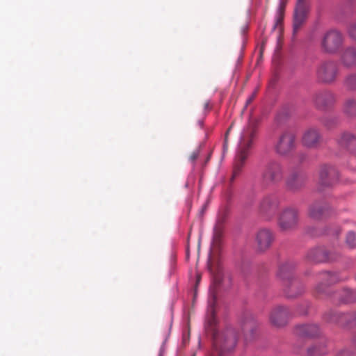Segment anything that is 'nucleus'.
I'll use <instances>...</instances> for the list:
<instances>
[{
	"mask_svg": "<svg viewBox=\"0 0 356 356\" xmlns=\"http://www.w3.org/2000/svg\"><path fill=\"white\" fill-rule=\"evenodd\" d=\"M256 94L257 92L255 91L250 95V97H248V99L246 100L245 108H246L250 104H251V102L255 98Z\"/></svg>",
	"mask_w": 356,
	"mask_h": 356,
	"instance_id": "obj_34",
	"label": "nucleus"
},
{
	"mask_svg": "<svg viewBox=\"0 0 356 356\" xmlns=\"http://www.w3.org/2000/svg\"><path fill=\"white\" fill-rule=\"evenodd\" d=\"M337 141L341 147L348 149L356 154V135L350 132H344L341 134Z\"/></svg>",
	"mask_w": 356,
	"mask_h": 356,
	"instance_id": "obj_19",
	"label": "nucleus"
},
{
	"mask_svg": "<svg viewBox=\"0 0 356 356\" xmlns=\"http://www.w3.org/2000/svg\"><path fill=\"white\" fill-rule=\"evenodd\" d=\"M294 280H298L295 277H293L292 279H291V282H293ZM291 285V289L292 290V291L293 292H298V291L299 290V288L298 286H292L291 283L289 284Z\"/></svg>",
	"mask_w": 356,
	"mask_h": 356,
	"instance_id": "obj_35",
	"label": "nucleus"
},
{
	"mask_svg": "<svg viewBox=\"0 0 356 356\" xmlns=\"http://www.w3.org/2000/svg\"><path fill=\"white\" fill-rule=\"evenodd\" d=\"M344 42L343 34L335 29L327 31L321 41V47L328 54H334L341 47Z\"/></svg>",
	"mask_w": 356,
	"mask_h": 356,
	"instance_id": "obj_5",
	"label": "nucleus"
},
{
	"mask_svg": "<svg viewBox=\"0 0 356 356\" xmlns=\"http://www.w3.org/2000/svg\"><path fill=\"white\" fill-rule=\"evenodd\" d=\"M339 256L334 251H330L324 247H318L309 250L307 258L311 262L321 263L334 261Z\"/></svg>",
	"mask_w": 356,
	"mask_h": 356,
	"instance_id": "obj_7",
	"label": "nucleus"
},
{
	"mask_svg": "<svg viewBox=\"0 0 356 356\" xmlns=\"http://www.w3.org/2000/svg\"><path fill=\"white\" fill-rule=\"evenodd\" d=\"M215 264H216L215 259L213 258V256L212 255V254H210L209 260H208V268H209V270L211 273L213 272V268H214Z\"/></svg>",
	"mask_w": 356,
	"mask_h": 356,
	"instance_id": "obj_32",
	"label": "nucleus"
},
{
	"mask_svg": "<svg viewBox=\"0 0 356 356\" xmlns=\"http://www.w3.org/2000/svg\"><path fill=\"white\" fill-rule=\"evenodd\" d=\"M338 73V64L333 60H322L316 67V79L321 83H332L334 82Z\"/></svg>",
	"mask_w": 356,
	"mask_h": 356,
	"instance_id": "obj_4",
	"label": "nucleus"
},
{
	"mask_svg": "<svg viewBox=\"0 0 356 356\" xmlns=\"http://www.w3.org/2000/svg\"><path fill=\"white\" fill-rule=\"evenodd\" d=\"M296 147V136L290 131H285L279 136L274 149L275 152L280 156H286Z\"/></svg>",
	"mask_w": 356,
	"mask_h": 356,
	"instance_id": "obj_6",
	"label": "nucleus"
},
{
	"mask_svg": "<svg viewBox=\"0 0 356 356\" xmlns=\"http://www.w3.org/2000/svg\"><path fill=\"white\" fill-rule=\"evenodd\" d=\"M307 11L308 6L307 1L298 0L293 15V34L298 31L301 26L305 22Z\"/></svg>",
	"mask_w": 356,
	"mask_h": 356,
	"instance_id": "obj_12",
	"label": "nucleus"
},
{
	"mask_svg": "<svg viewBox=\"0 0 356 356\" xmlns=\"http://www.w3.org/2000/svg\"><path fill=\"white\" fill-rule=\"evenodd\" d=\"M298 220V211L295 209H287L282 212L279 218V227L284 231L290 230L296 226Z\"/></svg>",
	"mask_w": 356,
	"mask_h": 356,
	"instance_id": "obj_11",
	"label": "nucleus"
},
{
	"mask_svg": "<svg viewBox=\"0 0 356 356\" xmlns=\"http://www.w3.org/2000/svg\"><path fill=\"white\" fill-rule=\"evenodd\" d=\"M326 353L325 343H318L307 349V356H321Z\"/></svg>",
	"mask_w": 356,
	"mask_h": 356,
	"instance_id": "obj_23",
	"label": "nucleus"
},
{
	"mask_svg": "<svg viewBox=\"0 0 356 356\" xmlns=\"http://www.w3.org/2000/svg\"><path fill=\"white\" fill-rule=\"evenodd\" d=\"M346 243L350 248H356V236L353 232H349L346 238Z\"/></svg>",
	"mask_w": 356,
	"mask_h": 356,
	"instance_id": "obj_30",
	"label": "nucleus"
},
{
	"mask_svg": "<svg viewBox=\"0 0 356 356\" xmlns=\"http://www.w3.org/2000/svg\"><path fill=\"white\" fill-rule=\"evenodd\" d=\"M321 279L325 284H332L339 281L338 276L336 274L329 272H324L321 274Z\"/></svg>",
	"mask_w": 356,
	"mask_h": 356,
	"instance_id": "obj_26",
	"label": "nucleus"
},
{
	"mask_svg": "<svg viewBox=\"0 0 356 356\" xmlns=\"http://www.w3.org/2000/svg\"><path fill=\"white\" fill-rule=\"evenodd\" d=\"M227 215L225 211L219 213L217 216L216 222L213 228V243L218 245L222 236L225 225L227 220Z\"/></svg>",
	"mask_w": 356,
	"mask_h": 356,
	"instance_id": "obj_18",
	"label": "nucleus"
},
{
	"mask_svg": "<svg viewBox=\"0 0 356 356\" xmlns=\"http://www.w3.org/2000/svg\"><path fill=\"white\" fill-rule=\"evenodd\" d=\"M338 179V172L332 166L323 165L319 172V184L321 186H330Z\"/></svg>",
	"mask_w": 356,
	"mask_h": 356,
	"instance_id": "obj_13",
	"label": "nucleus"
},
{
	"mask_svg": "<svg viewBox=\"0 0 356 356\" xmlns=\"http://www.w3.org/2000/svg\"><path fill=\"white\" fill-rule=\"evenodd\" d=\"M289 312L287 307L278 305L275 307L270 314V321L276 327H282L286 324Z\"/></svg>",
	"mask_w": 356,
	"mask_h": 356,
	"instance_id": "obj_15",
	"label": "nucleus"
},
{
	"mask_svg": "<svg viewBox=\"0 0 356 356\" xmlns=\"http://www.w3.org/2000/svg\"><path fill=\"white\" fill-rule=\"evenodd\" d=\"M328 209L329 207L325 202H314L309 207V215L311 218L318 220L325 216Z\"/></svg>",
	"mask_w": 356,
	"mask_h": 356,
	"instance_id": "obj_20",
	"label": "nucleus"
},
{
	"mask_svg": "<svg viewBox=\"0 0 356 356\" xmlns=\"http://www.w3.org/2000/svg\"><path fill=\"white\" fill-rule=\"evenodd\" d=\"M283 178L282 164L276 160H270L264 166L261 174V185L263 188H268L277 184Z\"/></svg>",
	"mask_w": 356,
	"mask_h": 356,
	"instance_id": "obj_3",
	"label": "nucleus"
},
{
	"mask_svg": "<svg viewBox=\"0 0 356 356\" xmlns=\"http://www.w3.org/2000/svg\"><path fill=\"white\" fill-rule=\"evenodd\" d=\"M296 265L292 261H285L280 264L277 275L283 282L284 291L289 298H293L300 295L304 291V286L299 280H294L291 282L292 286H298V292L292 291L291 289V279L294 277L293 271Z\"/></svg>",
	"mask_w": 356,
	"mask_h": 356,
	"instance_id": "obj_2",
	"label": "nucleus"
},
{
	"mask_svg": "<svg viewBox=\"0 0 356 356\" xmlns=\"http://www.w3.org/2000/svg\"><path fill=\"white\" fill-rule=\"evenodd\" d=\"M258 323L252 314H245L241 321V330L246 341H252L255 336Z\"/></svg>",
	"mask_w": 356,
	"mask_h": 356,
	"instance_id": "obj_10",
	"label": "nucleus"
},
{
	"mask_svg": "<svg viewBox=\"0 0 356 356\" xmlns=\"http://www.w3.org/2000/svg\"><path fill=\"white\" fill-rule=\"evenodd\" d=\"M200 280V276H197V282H198Z\"/></svg>",
	"mask_w": 356,
	"mask_h": 356,
	"instance_id": "obj_42",
	"label": "nucleus"
},
{
	"mask_svg": "<svg viewBox=\"0 0 356 356\" xmlns=\"http://www.w3.org/2000/svg\"><path fill=\"white\" fill-rule=\"evenodd\" d=\"M256 134V124L253 121H250L247 127L243 131L238 147V152L236 156V161L233 171V179L237 177L245 163L248 156V149L251 147L252 140Z\"/></svg>",
	"mask_w": 356,
	"mask_h": 356,
	"instance_id": "obj_1",
	"label": "nucleus"
},
{
	"mask_svg": "<svg viewBox=\"0 0 356 356\" xmlns=\"http://www.w3.org/2000/svg\"><path fill=\"white\" fill-rule=\"evenodd\" d=\"M340 62L346 68L356 67V47L349 46L343 49L340 55Z\"/></svg>",
	"mask_w": 356,
	"mask_h": 356,
	"instance_id": "obj_17",
	"label": "nucleus"
},
{
	"mask_svg": "<svg viewBox=\"0 0 356 356\" xmlns=\"http://www.w3.org/2000/svg\"><path fill=\"white\" fill-rule=\"evenodd\" d=\"M231 128H232V126L228 129V130L227 131V132L225 134V145H227V137H228V134L231 130Z\"/></svg>",
	"mask_w": 356,
	"mask_h": 356,
	"instance_id": "obj_37",
	"label": "nucleus"
},
{
	"mask_svg": "<svg viewBox=\"0 0 356 356\" xmlns=\"http://www.w3.org/2000/svg\"><path fill=\"white\" fill-rule=\"evenodd\" d=\"M283 15H284V11L283 9L280 7L278 11V15L276 18V23L274 26V28H275L276 26L282 23V21L283 19Z\"/></svg>",
	"mask_w": 356,
	"mask_h": 356,
	"instance_id": "obj_33",
	"label": "nucleus"
},
{
	"mask_svg": "<svg viewBox=\"0 0 356 356\" xmlns=\"http://www.w3.org/2000/svg\"><path fill=\"white\" fill-rule=\"evenodd\" d=\"M339 229H337L335 230V234H336V235H339Z\"/></svg>",
	"mask_w": 356,
	"mask_h": 356,
	"instance_id": "obj_41",
	"label": "nucleus"
},
{
	"mask_svg": "<svg viewBox=\"0 0 356 356\" xmlns=\"http://www.w3.org/2000/svg\"><path fill=\"white\" fill-rule=\"evenodd\" d=\"M198 155L197 153L194 152L192 154V155L191 156V159L194 161L197 158Z\"/></svg>",
	"mask_w": 356,
	"mask_h": 356,
	"instance_id": "obj_38",
	"label": "nucleus"
},
{
	"mask_svg": "<svg viewBox=\"0 0 356 356\" xmlns=\"http://www.w3.org/2000/svg\"><path fill=\"white\" fill-rule=\"evenodd\" d=\"M204 108H205V109L208 108H209V102H205V104H204Z\"/></svg>",
	"mask_w": 356,
	"mask_h": 356,
	"instance_id": "obj_39",
	"label": "nucleus"
},
{
	"mask_svg": "<svg viewBox=\"0 0 356 356\" xmlns=\"http://www.w3.org/2000/svg\"><path fill=\"white\" fill-rule=\"evenodd\" d=\"M316 290H317L319 293H320V292H322V290L321 289V286H320V285H319V286H318L316 287Z\"/></svg>",
	"mask_w": 356,
	"mask_h": 356,
	"instance_id": "obj_40",
	"label": "nucleus"
},
{
	"mask_svg": "<svg viewBox=\"0 0 356 356\" xmlns=\"http://www.w3.org/2000/svg\"><path fill=\"white\" fill-rule=\"evenodd\" d=\"M275 236L273 232L267 228L259 229L255 234L257 248L260 252L267 250L272 245Z\"/></svg>",
	"mask_w": 356,
	"mask_h": 356,
	"instance_id": "obj_9",
	"label": "nucleus"
},
{
	"mask_svg": "<svg viewBox=\"0 0 356 356\" xmlns=\"http://www.w3.org/2000/svg\"><path fill=\"white\" fill-rule=\"evenodd\" d=\"M296 333L302 337H314L319 334L320 330L314 324L300 325L296 326Z\"/></svg>",
	"mask_w": 356,
	"mask_h": 356,
	"instance_id": "obj_21",
	"label": "nucleus"
},
{
	"mask_svg": "<svg viewBox=\"0 0 356 356\" xmlns=\"http://www.w3.org/2000/svg\"><path fill=\"white\" fill-rule=\"evenodd\" d=\"M215 299L213 298L212 302L209 305V308L208 310V316H207V324L211 327L216 325L217 323V320L215 316V308H214Z\"/></svg>",
	"mask_w": 356,
	"mask_h": 356,
	"instance_id": "obj_25",
	"label": "nucleus"
},
{
	"mask_svg": "<svg viewBox=\"0 0 356 356\" xmlns=\"http://www.w3.org/2000/svg\"><path fill=\"white\" fill-rule=\"evenodd\" d=\"M344 113L348 116L356 115V100L348 99L346 101L343 106Z\"/></svg>",
	"mask_w": 356,
	"mask_h": 356,
	"instance_id": "obj_24",
	"label": "nucleus"
},
{
	"mask_svg": "<svg viewBox=\"0 0 356 356\" xmlns=\"http://www.w3.org/2000/svg\"><path fill=\"white\" fill-rule=\"evenodd\" d=\"M279 204L278 199L273 195L264 197L259 206V214L266 220H269L275 213Z\"/></svg>",
	"mask_w": 356,
	"mask_h": 356,
	"instance_id": "obj_8",
	"label": "nucleus"
},
{
	"mask_svg": "<svg viewBox=\"0 0 356 356\" xmlns=\"http://www.w3.org/2000/svg\"><path fill=\"white\" fill-rule=\"evenodd\" d=\"M347 319V315L343 314L331 313L327 321L337 323H343V320Z\"/></svg>",
	"mask_w": 356,
	"mask_h": 356,
	"instance_id": "obj_28",
	"label": "nucleus"
},
{
	"mask_svg": "<svg viewBox=\"0 0 356 356\" xmlns=\"http://www.w3.org/2000/svg\"><path fill=\"white\" fill-rule=\"evenodd\" d=\"M337 356H350V353L346 350H341L340 353H339Z\"/></svg>",
	"mask_w": 356,
	"mask_h": 356,
	"instance_id": "obj_36",
	"label": "nucleus"
},
{
	"mask_svg": "<svg viewBox=\"0 0 356 356\" xmlns=\"http://www.w3.org/2000/svg\"><path fill=\"white\" fill-rule=\"evenodd\" d=\"M348 33L352 39L356 40V22L350 24Z\"/></svg>",
	"mask_w": 356,
	"mask_h": 356,
	"instance_id": "obj_31",
	"label": "nucleus"
},
{
	"mask_svg": "<svg viewBox=\"0 0 356 356\" xmlns=\"http://www.w3.org/2000/svg\"><path fill=\"white\" fill-rule=\"evenodd\" d=\"M345 86L349 90L356 89V74H350L346 76L344 81Z\"/></svg>",
	"mask_w": 356,
	"mask_h": 356,
	"instance_id": "obj_27",
	"label": "nucleus"
},
{
	"mask_svg": "<svg viewBox=\"0 0 356 356\" xmlns=\"http://www.w3.org/2000/svg\"><path fill=\"white\" fill-rule=\"evenodd\" d=\"M306 179V175L302 171H293L286 179V188L289 191L293 192L298 191L304 187Z\"/></svg>",
	"mask_w": 356,
	"mask_h": 356,
	"instance_id": "obj_14",
	"label": "nucleus"
},
{
	"mask_svg": "<svg viewBox=\"0 0 356 356\" xmlns=\"http://www.w3.org/2000/svg\"><path fill=\"white\" fill-rule=\"evenodd\" d=\"M321 135L318 129L310 127L303 134L302 137V143L304 146L309 148L317 147L321 142Z\"/></svg>",
	"mask_w": 356,
	"mask_h": 356,
	"instance_id": "obj_16",
	"label": "nucleus"
},
{
	"mask_svg": "<svg viewBox=\"0 0 356 356\" xmlns=\"http://www.w3.org/2000/svg\"><path fill=\"white\" fill-rule=\"evenodd\" d=\"M191 356H196L195 353H193Z\"/></svg>",
	"mask_w": 356,
	"mask_h": 356,
	"instance_id": "obj_43",
	"label": "nucleus"
},
{
	"mask_svg": "<svg viewBox=\"0 0 356 356\" xmlns=\"http://www.w3.org/2000/svg\"><path fill=\"white\" fill-rule=\"evenodd\" d=\"M342 301L346 303L353 302L356 301V293L350 290L343 291Z\"/></svg>",
	"mask_w": 356,
	"mask_h": 356,
	"instance_id": "obj_29",
	"label": "nucleus"
},
{
	"mask_svg": "<svg viewBox=\"0 0 356 356\" xmlns=\"http://www.w3.org/2000/svg\"><path fill=\"white\" fill-rule=\"evenodd\" d=\"M334 99L333 93L329 91L318 92L314 97L315 104L320 108L331 105L334 102Z\"/></svg>",
	"mask_w": 356,
	"mask_h": 356,
	"instance_id": "obj_22",
	"label": "nucleus"
}]
</instances>
